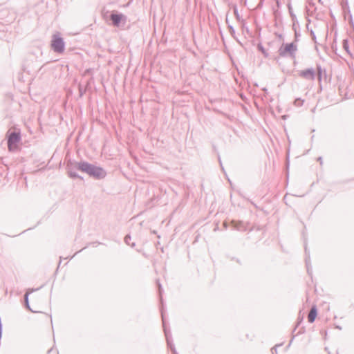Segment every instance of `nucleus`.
<instances>
[{
    "label": "nucleus",
    "instance_id": "1",
    "mask_svg": "<svg viewBox=\"0 0 354 354\" xmlns=\"http://www.w3.org/2000/svg\"><path fill=\"white\" fill-rule=\"evenodd\" d=\"M77 169L81 172L88 174L90 177L97 180L103 179L106 176V171L102 167L86 161L79 162Z\"/></svg>",
    "mask_w": 354,
    "mask_h": 354
},
{
    "label": "nucleus",
    "instance_id": "2",
    "mask_svg": "<svg viewBox=\"0 0 354 354\" xmlns=\"http://www.w3.org/2000/svg\"><path fill=\"white\" fill-rule=\"evenodd\" d=\"M77 169L81 172L88 174L90 177L97 180L103 179L106 176V171L102 167L86 161L79 162Z\"/></svg>",
    "mask_w": 354,
    "mask_h": 354
},
{
    "label": "nucleus",
    "instance_id": "3",
    "mask_svg": "<svg viewBox=\"0 0 354 354\" xmlns=\"http://www.w3.org/2000/svg\"><path fill=\"white\" fill-rule=\"evenodd\" d=\"M156 284H157V286H158V293H159V295H160V303H161V305H162V308H161L160 311H161V316H162V326H163L164 333H165V337H166L167 346L170 348H171V346H174V344L172 342V337H171V332H170L169 330H168L167 328V326H166L165 318V313H164V310H163V301H162V292L163 290H162V286H161L159 280L156 281Z\"/></svg>",
    "mask_w": 354,
    "mask_h": 354
},
{
    "label": "nucleus",
    "instance_id": "4",
    "mask_svg": "<svg viewBox=\"0 0 354 354\" xmlns=\"http://www.w3.org/2000/svg\"><path fill=\"white\" fill-rule=\"evenodd\" d=\"M297 46L294 42L283 44L279 48V55L282 57H289L295 59Z\"/></svg>",
    "mask_w": 354,
    "mask_h": 354
},
{
    "label": "nucleus",
    "instance_id": "5",
    "mask_svg": "<svg viewBox=\"0 0 354 354\" xmlns=\"http://www.w3.org/2000/svg\"><path fill=\"white\" fill-rule=\"evenodd\" d=\"M51 49L56 53L61 54L65 50V42L59 32L53 34L50 41Z\"/></svg>",
    "mask_w": 354,
    "mask_h": 354
},
{
    "label": "nucleus",
    "instance_id": "6",
    "mask_svg": "<svg viewBox=\"0 0 354 354\" xmlns=\"http://www.w3.org/2000/svg\"><path fill=\"white\" fill-rule=\"evenodd\" d=\"M109 18L112 21V24L115 27H120L121 23L124 25L127 22V17L122 13L118 12L117 11H113L111 13Z\"/></svg>",
    "mask_w": 354,
    "mask_h": 354
},
{
    "label": "nucleus",
    "instance_id": "7",
    "mask_svg": "<svg viewBox=\"0 0 354 354\" xmlns=\"http://www.w3.org/2000/svg\"><path fill=\"white\" fill-rule=\"evenodd\" d=\"M21 140V135L19 132L13 131L11 132L8 137V150L12 151L13 150V147H15L17 143H18Z\"/></svg>",
    "mask_w": 354,
    "mask_h": 354
},
{
    "label": "nucleus",
    "instance_id": "8",
    "mask_svg": "<svg viewBox=\"0 0 354 354\" xmlns=\"http://www.w3.org/2000/svg\"><path fill=\"white\" fill-rule=\"evenodd\" d=\"M79 162H73L72 161H69L66 165V169L68 176L73 179L79 178L80 180H83V178L80 176L76 171H73V169H77V165Z\"/></svg>",
    "mask_w": 354,
    "mask_h": 354
},
{
    "label": "nucleus",
    "instance_id": "9",
    "mask_svg": "<svg viewBox=\"0 0 354 354\" xmlns=\"http://www.w3.org/2000/svg\"><path fill=\"white\" fill-rule=\"evenodd\" d=\"M299 75L308 80H314L315 78V72L313 68H307L306 70L301 71Z\"/></svg>",
    "mask_w": 354,
    "mask_h": 354
},
{
    "label": "nucleus",
    "instance_id": "10",
    "mask_svg": "<svg viewBox=\"0 0 354 354\" xmlns=\"http://www.w3.org/2000/svg\"><path fill=\"white\" fill-rule=\"evenodd\" d=\"M317 315V310L316 306H313L310 308L309 314L308 315V320L309 323H313Z\"/></svg>",
    "mask_w": 354,
    "mask_h": 354
},
{
    "label": "nucleus",
    "instance_id": "11",
    "mask_svg": "<svg viewBox=\"0 0 354 354\" xmlns=\"http://www.w3.org/2000/svg\"><path fill=\"white\" fill-rule=\"evenodd\" d=\"M233 223L234 228L239 231H246L248 230L247 224L243 221H233Z\"/></svg>",
    "mask_w": 354,
    "mask_h": 354
},
{
    "label": "nucleus",
    "instance_id": "12",
    "mask_svg": "<svg viewBox=\"0 0 354 354\" xmlns=\"http://www.w3.org/2000/svg\"><path fill=\"white\" fill-rule=\"evenodd\" d=\"M39 289H40V288H36V289H28L26 294L24 295V301H25V305H26V308H28V310H31L30 309V305H29V302H28V296H29V294H30L31 292H33L34 291H36V290H38Z\"/></svg>",
    "mask_w": 354,
    "mask_h": 354
},
{
    "label": "nucleus",
    "instance_id": "13",
    "mask_svg": "<svg viewBox=\"0 0 354 354\" xmlns=\"http://www.w3.org/2000/svg\"><path fill=\"white\" fill-rule=\"evenodd\" d=\"M305 253H306V266L307 267V271L309 274H310V268H309V264H310V257L309 254L307 251V247L306 245H305Z\"/></svg>",
    "mask_w": 354,
    "mask_h": 354
},
{
    "label": "nucleus",
    "instance_id": "14",
    "mask_svg": "<svg viewBox=\"0 0 354 354\" xmlns=\"http://www.w3.org/2000/svg\"><path fill=\"white\" fill-rule=\"evenodd\" d=\"M131 236H130V235H129V234H127V235L124 237V242H125V243H126L127 245H130L131 248H133V247L136 245V244H135V243H133H133H131V242H130V241H131Z\"/></svg>",
    "mask_w": 354,
    "mask_h": 354
},
{
    "label": "nucleus",
    "instance_id": "15",
    "mask_svg": "<svg viewBox=\"0 0 354 354\" xmlns=\"http://www.w3.org/2000/svg\"><path fill=\"white\" fill-rule=\"evenodd\" d=\"M304 100L300 98H297L295 100L294 104L297 106H301L304 104Z\"/></svg>",
    "mask_w": 354,
    "mask_h": 354
},
{
    "label": "nucleus",
    "instance_id": "16",
    "mask_svg": "<svg viewBox=\"0 0 354 354\" xmlns=\"http://www.w3.org/2000/svg\"><path fill=\"white\" fill-rule=\"evenodd\" d=\"M343 47L346 50V51H348V41L347 40H344L343 41Z\"/></svg>",
    "mask_w": 354,
    "mask_h": 354
},
{
    "label": "nucleus",
    "instance_id": "17",
    "mask_svg": "<svg viewBox=\"0 0 354 354\" xmlns=\"http://www.w3.org/2000/svg\"><path fill=\"white\" fill-rule=\"evenodd\" d=\"M258 48L259 50H261L266 56H267V54L266 53V51H265V49L263 48V47L262 46L261 44H259L258 45Z\"/></svg>",
    "mask_w": 354,
    "mask_h": 354
},
{
    "label": "nucleus",
    "instance_id": "18",
    "mask_svg": "<svg viewBox=\"0 0 354 354\" xmlns=\"http://www.w3.org/2000/svg\"><path fill=\"white\" fill-rule=\"evenodd\" d=\"M234 15L236 16V17L237 19H239V14L238 9H237L236 6H235L234 8Z\"/></svg>",
    "mask_w": 354,
    "mask_h": 354
},
{
    "label": "nucleus",
    "instance_id": "19",
    "mask_svg": "<svg viewBox=\"0 0 354 354\" xmlns=\"http://www.w3.org/2000/svg\"><path fill=\"white\" fill-rule=\"evenodd\" d=\"M170 350L173 354H178L174 346H171V348H170Z\"/></svg>",
    "mask_w": 354,
    "mask_h": 354
},
{
    "label": "nucleus",
    "instance_id": "20",
    "mask_svg": "<svg viewBox=\"0 0 354 354\" xmlns=\"http://www.w3.org/2000/svg\"><path fill=\"white\" fill-rule=\"evenodd\" d=\"M230 32L231 34H234L235 32V30L234 28L232 26H229Z\"/></svg>",
    "mask_w": 354,
    "mask_h": 354
},
{
    "label": "nucleus",
    "instance_id": "21",
    "mask_svg": "<svg viewBox=\"0 0 354 354\" xmlns=\"http://www.w3.org/2000/svg\"><path fill=\"white\" fill-rule=\"evenodd\" d=\"M279 346V345H276V346H275V347H274V348H272V350H271V351H272V354L277 353V348H276V347H277V346Z\"/></svg>",
    "mask_w": 354,
    "mask_h": 354
},
{
    "label": "nucleus",
    "instance_id": "22",
    "mask_svg": "<svg viewBox=\"0 0 354 354\" xmlns=\"http://www.w3.org/2000/svg\"><path fill=\"white\" fill-rule=\"evenodd\" d=\"M317 70H318V72H319V79H321V76H322V69H321V67L318 66L317 67Z\"/></svg>",
    "mask_w": 354,
    "mask_h": 354
},
{
    "label": "nucleus",
    "instance_id": "23",
    "mask_svg": "<svg viewBox=\"0 0 354 354\" xmlns=\"http://www.w3.org/2000/svg\"><path fill=\"white\" fill-rule=\"evenodd\" d=\"M317 160L320 162L321 165L323 163V160H322V157H319L317 158Z\"/></svg>",
    "mask_w": 354,
    "mask_h": 354
},
{
    "label": "nucleus",
    "instance_id": "24",
    "mask_svg": "<svg viewBox=\"0 0 354 354\" xmlns=\"http://www.w3.org/2000/svg\"><path fill=\"white\" fill-rule=\"evenodd\" d=\"M311 33H312V35H313V37H315V34H314V32H313V31H311Z\"/></svg>",
    "mask_w": 354,
    "mask_h": 354
},
{
    "label": "nucleus",
    "instance_id": "25",
    "mask_svg": "<svg viewBox=\"0 0 354 354\" xmlns=\"http://www.w3.org/2000/svg\"><path fill=\"white\" fill-rule=\"evenodd\" d=\"M78 252H77L73 256H71V259L73 258V257Z\"/></svg>",
    "mask_w": 354,
    "mask_h": 354
},
{
    "label": "nucleus",
    "instance_id": "26",
    "mask_svg": "<svg viewBox=\"0 0 354 354\" xmlns=\"http://www.w3.org/2000/svg\"><path fill=\"white\" fill-rule=\"evenodd\" d=\"M337 328L338 329H339V330H340V329H342V328H341L340 326H337Z\"/></svg>",
    "mask_w": 354,
    "mask_h": 354
},
{
    "label": "nucleus",
    "instance_id": "27",
    "mask_svg": "<svg viewBox=\"0 0 354 354\" xmlns=\"http://www.w3.org/2000/svg\"><path fill=\"white\" fill-rule=\"evenodd\" d=\"M313 138H314V136H312V137H311V140H313Z\"/></svg>",
    "mask_w": 354,
    "mask_h": 354
}]
</instances>
